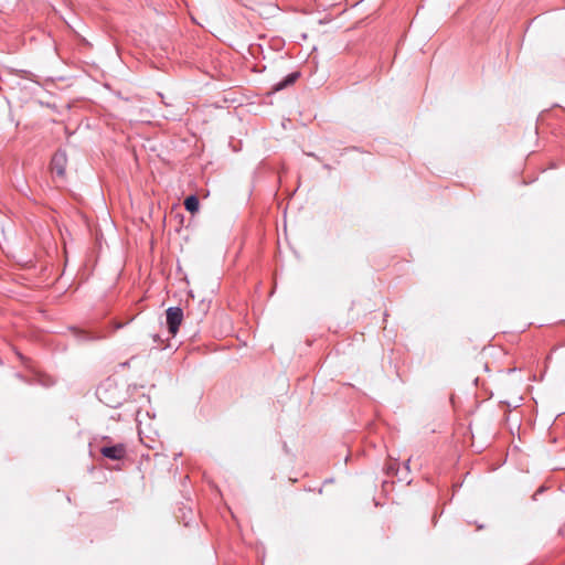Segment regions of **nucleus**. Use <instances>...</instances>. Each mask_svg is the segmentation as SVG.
Here are the masks:
<instances>
[{"label":"nucleus","mask_w":565,"mask_h":565,"mask_svg":"<svg viewBox=\"0 0 565 565\" xmlns=\"http://www.w3.org/2000/svg\"><path fill=\"white\" fill-rule=\"evenodd\" d=\"M166 320L169 333L174 337L183 320V310L180 307H170L166 310Z\"/></svg>","instance_id":"1"},{"label":"nucleus","mask_w":565,"mask_h":565,"mask_svg":"<svg viewBox=\"0 0 565 565\" xmlns=\"http://www.w3.org/2000/svg\"><path fill=\"white\" fill-rule=\"evenodd\" d=\"M66 162V153L61 150L56 151L51 161L52 171L55 172L58 177H63L65 174Z\"/></svg>","instance_id":"3"},{"label":"nucleus","mask_w":565,"mask_h":565,"mask_svg":"<svg viewBox=\"0 0 565 565\" xmlns=\"http://www.w3.org/2000/svg\"><path fill=\"white\" fill-rule=\"evenodd\" d=\"M405 479H406V477H404V476L399 477V480H405Z\"/></svg>","instance_id":"9"},{"label":"nucleus","mask_w":565,"mask_h":565,"mask_svg":"<svg viewBox=\"0 0 565 565\" xmlns=\"http://www.w3.org/2000/svg\"><path fill=\"white\" fill-rule=\"evenodd\" d=\"M184 207L190 213H195L199 211L200 202L195 195H190L184 200Z\"/></svg>","instance_id":"6"},{"label":"nucleus","mask_w":565,"mask_h":565,"mask_svg":"<svg viewBox=\"0 0 565 565\" xmlns=\"http://www.w3.org/2000/svg\"><path fill=\"white\" fill-rule=\"evenodd\" d=\"M126 446L124 444H116L113 446H104L100 454L111 460H121L126 456Z\"/></svg>","instance_id":"2"},{"label":"nucleus","mask_w":565,"mask_h":565,"mask_svg":"<svg viewBox=\"0 0 565 565\" xmlns=\"http://www.w3.org/2000/svg\"><path fill=\"white\" fill-rule=\"evenodd\" d=\"M111 386L110 383H106V384H103L100 385L98 388H97V396L99 398L100 402H103L104 404H106L107 406L109 407H117L120 402L119 401H115V399H110L108 398L107 396V393H108V387Z\"/></svg>","instance_id":"4"},{"label":"nucleus","mask_w":565,"mask_h":565,"mask_svg":"<svg viewBox=\"0 0 565 565\" xmlns=\"http://www.w3.org/2000/svg\"><path fill=\"white\" fill-rule=\"evenodd\" d=\"M153 341H154V342L160 341V337H159L158 334H154V335H153Z\"/></svg>","instance_id":"8"},{"label":"nucleus","mask_w":565,"mask_h":565,"mask_svg":"<svg viewBox=\"0 0 565 565\" xmlns=\"http://www.w3.org/2000/svg\"><path fill=\"white\" fill-rule=\"evenodd\" d=\"M409 462H411V459H407L404 463H403V470L406 471V473L409 472Z\"/></svg>","instance_id":"7"},{"label":"nucleus","mask_w":565,"mask_h":565,"mask_svg":"<svg viewBox=\"0 0 565 565\" xmlns=\"http://www.w3.org/2000/svg\"><path fill=\"white\" fill-rule=\"evenodd\" d=\"M300 77V72L296 71V72H291L290 74H288L287 76H285L284 79L277 82L274 86H273V90L274 92H279V90H282L285 88H287L288 86L292 85L296 83V81Z\"/></svg>","instance_id":"5"}]
</instances>
